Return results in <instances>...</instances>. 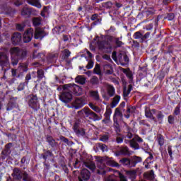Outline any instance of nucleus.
I'll use <instances>...</instances> for the list:
<instances>
[{
	"label": "nucleus",
	"mask_w": 181,
	"mask_h": 181,
	"mask_svg": "<svg viewBox=\"0 0 181 181\" xmlns=\"http://www.w3.org/2000/svg\"><path fill=\"white\" fill-rule=\"evenodd\" d=\"M89 118L93 119V121H100L101 119V117L97 115V114L94 113L93 112H92Z\"/></svg>",
	"instance_id": "obj_26"
},
{
	"label": "nucleus",
	"mask_w": 181,
	"mask_h": 181,
	"mask_svg": "<svg viewBox=\"0 0 181 181\" xmlns=\"http://www.w3.org/2000/svg\"><path fill=\"white\" fill-rule=\"evenodd\" d=\"M127 137L129 138V139H131V138H132V133L131 132H129L127 133Z\"/></svg>",
	"instance_id": "obj_58"
},
{
	"label": "nucleus",
	"mask_w": 181,
	"mask_h": 181,
	"mask_svg": "<svg viewBox=\"0 0 181 181\" xmlns=\"http://www.w3.org/2000/svg\"><path fill=\"white\" fill-rule=\"evenodd\" d=\"M99 148L103 152H107V151H108V148L105 144H99Z\"/></svg>",
	"instance_id": "obj_37"
},
{
	"label": "nucleus",
	"mask_w": 181,
	"mask_h": 181,
	"mask_svg": "<svg viewBox=\"0 0 181 181\" xmlns=\"http://www.w3.org/2000/svg\"><path fill=\"white\" fill-rule=\"evenodd\" d=\"M75 81L78 84H84L86 83V78L82 76H78L75 78Z\"/></svg>",
	"instance_id": "obj_23"
},
{
	"label": "nucleus",
	"mask_w": 181,
	"mask_h": 181,
	"mask_svg": "<svg viewBox=\"0 0 181 181\" xmlns=\"http://www.w3.org/2000/svg\"><path fill=\"white\" fill-rule=\"evenodd\" d=\"M168 151L169 156H170V158H172V146H169Z\"/></svg>",
	"instance_id": "obj_52"
},
{
	"label": "nucleus",
	"mask_w": 181,
	"mask_h": 181,
	"mask_svg": "<svg viewBox=\"0 0 181 181\" xmlns=\"http://www.w3.org/2000/svg\"><path fill=\"white\" fill-rule=\"evenodd\" d=\"M151 159H152V157H149L146 160V162L145 163H147V164H145V168L146 169H149V163H148V160H151Z\"/></svg>",
	"instance_id": "obj_45"
},
{
	"label": "nucleus",
	"mask_w": 181,
	"mask_h": 181,
	"mask_svg": "<svg viewBox=\"0 0 181 181\" xmlns=\"http://www.w3.org/2000/svg\"><path fill=\"white\" fill-rule=\"evenodd\" d=\"M135 107H131V106H129L127 107V115H125V117L126 118H129V115L130 114H134V112H135Z\"/></svg>",
	"instance_id": "obj_18"
},
{
	"label": "nucleus",
	"mask_w": 181,
	"mask_h": 181,
	"mask_svg": "<svg viewBox=\"0 0 181 181\" xmlns=\"http://www.w3.org/2000/svg\"><path fill=\"white\" fill-rule=\"evenodd\" d=\"M21 163H26V158L23 157V158L21 159Z\"/></svg>",
	"instance_id": "obj_64"
},
{
	"label": "nucleus",
	"mask_w": 181,
	"mask_h": 181,
	"mask_svg": "<svg viewBox=\"0 0 181 181\" xmlns=\"http://www.w3.org/2000/svg\"><path fill=\"white\" fill-rule=\"evenodd\" d=\"M86 104V100L83 98H78L74 102V107L77 110L81 108Z\"/></svg>",
	"instance_id": "obj_9"
},
{
	"label": "nucleus",
	"mask_w": 181,
	"mask_h": 181,
	"mask_svg": "<svg viewBox=\"0 0 181 181\" xmlns=\"http://www.w3.org/2000/svg\"><path fill=\"white\" fill-rule=\"evenodd\" d=\"M127 175L129 179L134 180L136 177V172L135 171H127Z\"/></svg>",
	"instance_id": "obj_22"
},
{
	"label": "nucleus",
	"mask_w": 181,
	"mask_h": 181,
	"mask_svg": "<svg viewBox=\"0 0 181 181\" xmlns=\"http://www.w3.org/2000/svg\"><path fill=\"white\" fill-rule=\"evenodd\" d=\"M112 57L113 60H117V52H112Z\"/></svg>",
	"instance_id": "obj_56"
},
{
	"label": "nucleus",
	"mask_w": 181,
	"mask_h": 181,
	"mask_svg": "<svg viewBox=\"0 0 181 181\" xmlns=\"http://www.w3.org/2000/svg\"><path fill=\"white\" fill-rule=\"evenodd\" d=\"M130 146H132L133 149H139V146L138 145V143H136L134 140L130 141Z\"/></svg>",
	"instance_id": "obj_30"
},
{
	"label": "nucleus",
	"mask_w": 181,
	"mask_h": 181,
	"mask_svg": "<svg viewBox=\"0 0 181 181\" xmlns=\"http://www.w3.org/2000/svg\"><path fill=\"white\" fill-rule=\"evenodd\" d=\"M116 173H117V175H119L120 181H128V180H127V177H125V176H124L121 173L116 171Z\"/></svg>",
	"instance_id": "obj_36"
},
{
	"label": "nucleus",
	"mask_w": 181,
	"mask_h": 181,
	"mask_svg": "<svg viewBox=\"0 0 181 181\" xmlns=\"http://www.w3.org/2000/svg\"><path fill=\"white\" fill-rule=\"evenodd\" d=\"M86 168L92 170V172H94L95 170V164L94 163H90L86 165Z\"/></svg>",
	"instance_id": "obj_31"
},
{
	"label": "nucleus",
	"mask_w": 181,
	"mask_h": 181,
	"mask_svg": "<svg viewBox=\"0 0 181 181\" xmlns=\"http://www.w3.org/2000/svg\"><path fill=\"white\" fill-rule=\"evenodd\" d=\"M123 141L124 140L121 137H117V144H122Z\"/></svg>",
	"instance_id": "obj_55"
},
{
	"label": "nucleus",
	"mask_w": 181,
	"mask_h": 181,
	"mask_svg": "<svg viewBox=\"0 0 181 181\" xmlns=\"http://www.w3.org/2000/svg\"><path fill=\"white\" fill-rule=\"evenodd\" d=\"M95 74H98L101 76V69L100 68V64H97L93 70Z\"/></svg>",
	"instance_id": "obj_28"
},
{
	"label": "nucleus",
	"mask_w": 181,
	"mask_h": 181,
	"mask_svg": "<svg viewBox=\"0 0 181 181\" xmlns=\"http://www.w3.org/2000/svg\"><path fill=\"white\" fill-rule=\"evenodd\" d=\"M146 117L147 118H151V119H153V116L152 115V112L148 109H146Z\"/></svg>",
	"instance_id": "obj_35"
},
{
	"label": "nucleus",
	"mask_w": 181,
	"mask_h": 181,
	"mask_svg": "<svg viewBox=\"0 0 181 181\" xmlns=\"http://www.w3.org/2000/svg\"><path fill=\"white\" fill-rule=\"evenodd\" d=\"M116 45H117V46H122V42H121V40H119V39H116Z\"/></svg>",
	"instance_id": "obj_49"
},
{
	"label": "nucleus",
	"mask_w": 181,
	"mask_h": 181,
	"mask_svg": "<svg viewBox=\"0 0 181 181\" xmlns=\"http://www.w3.org/2000/svg\"><path fill=\"white\" fill-rule=\"evenodd\" d=\"M152 29H153V25L152 24H149L146 26V30H152Z\"/></svg>",
	"instance_id": "obj_50"
},
{
	"label": "nucleus",
	"mask_w": 181,
	"mask_h": 181,
	"mask_svg": "<svg viewBox=\"0 0 181 181\" xmlns=\"http://www.w3.org/2000/svg\"><path fill=\"white\" fill-rule=\"evenodd\" d=\"M98 49L103 52H108L107 49H111V44L108 42H98Z\"/></svg>",
	"instance_id": "obj_10"
},
{
	"label": "nucleus",
	"mask_w": 181,
	"mask_h": 181,
	"mask_svg": "<svg viewBox=\"0 0 181 181\" xmlns=\"http://www.w3.org/2000/svg\"><path fill=\"white\" fill-rule=\"evenodd\" d=\"M103 59H105V60H110V56L105 54L103 55Z\"/></svg>",
	"instance_id": "obj_61"
},
{
	"label": "nucleus",
	"mask_w": 181,
	"mask_h": 181,
	"mask_svg": "<svg viewBox=\"0 0 181 181\" xmlns=\"http://www.w3.org/2000/svg\"><path fill=\"white\" fill-rule=\"evenodd\" d=\"M31 77H30V74H27L26 77H25V80L29 81L30 80Z\"/></svg>",
	"instance_id": "obj_63"
},
{
	"label": "nucleus",
	"mask_w": 181,
	"mask_h": 181,
	"mask_svg": "<svg viewBox=\"0 0 181 181\" xmlns=\"http://www.w3.org/2000/svg\"><path fill=\"white\" fill-rule=\"evenodd\" d=\"M62 88L64 89V92L60 95L59 100H61L62 103L67 104V103H70V101H71L73 95H71V92L68 89L64 88V86L62 87Z\"/></svg>",
	"instance_id": "obj_4"
},
{
	"label": "nucleus",
	"mask_w": 181,
	"mask_h": 181,
	"mask_svg": "<svg viewBox=\"0 0 181 181\" xmlns=\"http://www.w3.org/2000/svg\"><path fill=\"white\" fill-rule=\"evenodd\" d=\"M158 142L160 146H163V144H165V139H163V136H158Z\"/></svg>",
	"instance_id": "obj_34"
},
{
	"label": "nucleus",
	"mask_w": 181,
	"mask_h": 181,
	"mask_svg": "<svg viewBox=\"0 0 181 181\" xmlns=\"http://www.w3.org/2000/svg\"><path fill=\"white\" fill-rule=\"evenodd\" d=\"M91 19L92 21H95V19H97V14H94L93 16H92Z\"/></svg>",
	"instance_id": "obj_62"
},
{
	"label": "nucleus",
	"mask_w": 181,
	"mask_h": 181,
	"mask_svg": "<svg viewBox=\"0 0 181 181\" xmlns=\"http://www.w3.org/2000/svg\"><path fill=\"white\" fill-rule=\"evenodd\" d=\"M89 107L93 110V111H95V112H98V114H100L101 112V109L100 107L94 105L93 103H89Z\"/></svg>",
	"instance_id": "obj_27"
},
{
	"label": "nucleus",
	"mask_w": 181,
	"mask_h": 181,
	"mask_svg": "<svg viewBox=\"0 0 181 181\" xmlns=\"http://www.w3.org/2000/svg\"><path fill=\"white\" fill-rule=\"evenodd\" d=\"M93 111L88 107H84L82 110L78 112L79 115H85L86 117H90Z\"/></svg>",
	"instance_id": "obj_14"
},
{
	"label": "nucleus",
	"mask_w": 181,
	"mask_h": 181,
	"mask_svg": "<svg viewBox=\"0 0 181 181\" xmlns=\"http://www.w3.org/2000/svg\"><path fill=\"white\" fill-rule=\"evenodd\" d=\"M28 2L33 6H35L36 8H42V5L40 4V2H39V0H28Z\"/></svg>",
	"instance_id": "obj_15"
},
{
	"label": "nucleus",
	"mask_w": 181,
	"mask_h": 181,
	"mask_svg": "<svg viewBox=\"0 0 181 181\" xmlns=\"http://www.w3.org/2000/svg\"><path fill=\"white\" fill-rule=\"evenodd\" d=\"M11 54V63L13 66L18 64V59H23L26 56V51H22L18 47H13L10 49Z\"/></svg>",
	"instance_id": "obj_2"
},
{
	"label": "nucleus",
	"mask_w": 181,
	"mask_h": 181,
	"mask_svg": "<svg viewBox=\"0 0 181 181\" xmlns=\"http://www.w3.org/2000/svg\"><path fill=\"white\" fill-rule=\"evenodd\" d=\"M13 107H15V103L12 102V100H11V101L7 105V111H11Z\"/></svg>",
	"instance_id": "obj_32"
},
{
	"label": "nucleus",
	"mask_w": 181,
	"mask_h": 181,
	"mask_svg": "<svg viewBox=\"0 0 181 181\" xmlns=\"http://www.w3.org/2000/svg\"><path fill=\"white\" fill-rule=\"evenodd\" d=\"M65 90H68L70 93H73L74 95H81L83 90L81 88L74 83H69L64 86Z\"/></svg>",
	"instance_id": "obj_3"
},
{
	"label": "nucleus",
	"mask_w": 181,
	"mask_h": 181,
	"mask_svg": "<svg viewBox=\"0 0 181 181\" xmlns=\"http://www.w3.org/2000/svg\"><path fill=\"white\" fill-rule=\"evenodd\" d=\"M115 117H122V114L119 111V109L117 108L115 112Z\"/></svg>",
	"instance_id": "obj_40"
},
{
	"label": "nucleus",
	"mask_w": 181,
	"mask_h": 181,
	"mask_svg": "<svg viewBox=\"0 0 181 181\" xmlns=\"http://www.w3.org/2000/svg\"><path fill=\"white\" fill-rule=\"evenodd\" d=\"M22 40V35L21 33H16L13 35L11 37V41L13 42V45H18Z\"/></svg>",
	"instance_id": "obj_13"
},
{
	"label": "nucleus",
	"mask_w": 181,
	"mask_h": 181,
	"mask_svg": "<svg viewBox=\"0 0 181 181\" xmlns=\"http://www.w3.org/2000/svg\"><path fill=\"white\" fill-rule=\"evenodd\" d=\"M23 42L24 43H29L33 37V29L29 28L23 34Z\"/></svg>",
	"instance_id": "obj_6"
},
{
	"label": "nucleus",
	"mask_w": 181,
	"mask_h": 181,
	"mask_svg": "<svg viewBox=\"0 0 181 181\" xmlns=\"http://www.w3.org/2000/svg\"><path fill=\"white\" fill-rule=\"evenodd\" d=\"M134 39H142L144 38V35L141 32H136L134 35Z\"/></svg>",
	"instance_id": "obj_33"
},
{
	"label": "nucleus",
	"mask_w": 181,
	"mask_h": 181,
	"mask_svg": "<svg viewBox=\"0 0 181 181\" xmlns=\"http://www.w3.org/2000/svg\"><path fill=\"white\" fill-rule=\"evenodd\" d=\"M74 132H76V134H77V135H84L86 134V132H84V129H77L76 123H75V124L74 125Z\"/></svg>",
	"instance_id": "obj_17"
},
{
	"label": "nucleus",
	"mask_w": 181,
	"mask_h": 181,
	"mask_svg": "<svg viewBox=\"0 0 181 181\" xmlns=\"http://www.w3.org/2000/svg\"><path fill=\"white\" fill-rule=\"evenodd\" d=\"M120 163H122V165H123L124 166H128L129 168H131V160H129V159L128 158H122V160H120Z\"/></svg>",
	"instance_id": "obj_19"
},
{
	"label": "nucleus",
	"mask_w": 181,
	"mask_h": 181,
	"mask_svg": "<svg viewBox=\"0 0 181 181\" xmlns=\"http://www.w3.org/2000/svg\"><path fill=\"white\" fill-rule=\"evenodd\" d=\"M90 97L94 98V100H95L96 101H98L100 100V95H98V91L92 90V91H90Z\"/></svg>",
	"instance_id": "obj_25"
},
{
	"label": "nucleus",
	"mask_w": 181,
	"mask_h": 181,
	"mask_svg": "<svg viewBox=\"0 0 181 181\" xmlns=\"http://www.w3.org/2000/svg\"><path fill=\"white\" fill-rule=\"evenodd\" d=\"M64 53L66 57H69V56H70V51L67 49L64 50Z\"/></svg>",
	"instance_id": "obj_53"
},
{
	"label": "nucleus",
	"mask_w": 181,
	"mask_h": 181,
	"mask_svg": "<svg viewBox=\"0 0 181 181\" xmlns=\"http://www.w3.org/2000/svg\"><path fill=\"white\" fill-rule=\"evenodd\" d=\"M37 74H38L39 78H43V70H38Z\"/></svg>",
	"instance_id": "obj_46"
},
{
	"label": "nucleus",
	"mask_w": 181,
	"mask_h": 181,
	"mask_svg": "<svg viewBox=\"0 0 181 181\" xmlns=\"http://www.w3.org/2000/svg\"><path fill=\"white\" fill-rule=\"evenodd\" d=\"M150 35H151V33H146L144 35H143V37H144V39H148V37H149Z\"/></svg>",
	"instance_id": "obj_59"
},
{
	"label": "nucleus",
	"mask_w": 181,
	"mask_h": 181,
	"mask_svg": "<svg viewBox=\"0 0 181 181\" xmlns=\"http://www.w3.org/2000/svg\"><path fill=\"white\" fill-rule=\"evenodd\" d=\"M0 63L1 66H9V59L4 52H0Z\"/></svg>",
	"instance_id": "obj_11"
},
{
	"label": "nucleus",
	"mask_w": 181,
	"mask_h": 181,
	"mask_svg": "<svg viewBox=\"0 0 181 181\" xmlns=\"http://www.w3.org/2000/svg\"><path fill=\"white\" fill-rule=\"evenodd\" d=\"M107 94L110 97H112L115 94V88L112 86H107Z\"/></svg>",
	"instance_id": "obj_21"
},
{
	"label": "nucleus",
	"mask_w": 181,
	"mask_h": 181,
	"mask_svg": "<svg viewBox=\"0 0 181 181\" xmlns=\"http://www.w3.org/2000/svg\"><path fill=\"white\" fill-rule=\"evenodd\" d=\"M122 71L126 74L130 81H132V72L129 69H122Z\"/></svg>",
	"instance_id": "obj_20"
},
{
	"label": "nucleus",
	"mask_w": 181,
	"mask_h": 181,
	"mask_svg": "<svg viewBox=\"0 0 181 181\" xmlns=\"http://www.w3.org/2000/svg\"><path fill=\"white\" fill-rule=\"evenodd\" d=\"M168 21H173L175 19V14L173 13H170L167 16Z\"/></svg>",
	"instance_id": "obj_43"
},
{
	"label": "nucleus",
	"mask_w": 181,
	"mask_h": 181,
	"mask_svg": "<svg viewBox=\"0 0 181 181\" xmlns=\"http://www.w3.org/2000/svg\"><path fill=\"white\" fill-rule=\"evenodd\" d=\"M119 100H121V97L119 95L115 96L112 102V108H114L115 107H117V105H118V103H119Z\"/></svg>",
	"instance_id": "obj_16"
},
{
	"label": "nucleus",
	"mask_w": 181,
	"mask_h": 181,
	"mask_svg": "<svg viewBox=\"0 0 181 181\" xmlns=\"http://www.w3.org/2000/svg\"><path fill=\"white\" fill-rule=\"evenodd\" d=\"M85 56H87L88 57V59H87V57H86L87 62H88L86 68L90 70V69H93V67H94V62H93V61H91L90 59H92L93 57V54H91V52H90L88 50H86L85 52Z\"/></svg>",
	"instance_id": "obj_7"
},
{
	"label": "nucleus",
	"mask_w": 181,
	"mask_h": 181,
	"mask_svg": "<svg viewBox=\"0 0 181 181\" xmlns=\"http://www.w3.org/2000/svg\"><path fill=\"white\" fill-rule=\"evenodd\" d=\"M13 4H14V5H16V6H19V5H22V2L21 1V0H13Z\"/></svg>",
	"instance_id": "obj_44"
},
{
	"label": "nucleus",
	"mask_w": 181,
	"mask_h": 181,
	"mask_svg": "<svg viewBox=\"0 0 181 181\" xmlns=\"http://www.w3.org/2000/svg\"><path fill=\"white\" fill-rule=\"evenodd\" d=\"M42 23L40 18H34L33 19V23L34 26H39L40 23Z\"/></svg>",
	"instance_id": "obj_29"
},
{
	"label": "nucleus",
	"mask_w": 181,
	"mask_h": 181,
	"mask_svg": "<svg viewBox=\"0 0 181 181\" xmlns=\"http://www.w3.org/2000/svg\"><path fill=\"white\" fill-rule=\"evenodd\" d=\"M28 105L34 110V111H37L40 108V105L39 104V100H37V96L33 95L28 102Z\"/></svg>",
	"instance_id": "obj_5"
},
{
	"label": "nucleus",
	"mask_w": 181,
	"mask_h": 181,
	"mask_svg": "<svg viewBox=\"0 0 181 181\" xmlns=\"http://www.w3.org/2000/svg\"><path fill=\"white\" fill-rule=\"evenodd\" d=\"M45 36H46V34H45V32L43 31V30H42L41 28H39L35 29V33L34 35L35 39L42 40V38Z\"/></svg>",
	"instance_id": "obj_12"
},
{
	"label": "nucleus",
	"mask_w": 181,
	"mask_h": 181,
	"mask_svg": "<svg viewBox=\"0 0 181 181\" xmlns=\"http://www.w3.org/2000/svg\"><path fill=\"white\" fill-rule=\"evenodd\" d=\"M31 12H32V10H30V8L25 6L23 8L21 11V15H23V16H26V15H30Z\"/></svg>",
	"instance_id": "obj_24"
},
{
	"label": "nucleus",
	"mask_w": 181,
	"mask_h": 181,
	"mask_svg": "<svg viewBox=\"0 0 181 181\" xmlns=\"http://www.w3.org/2000/svg\"><path fill=\"white\" fill-rule=\"evenodd\" d=\"M121 152L122 153H123L124 155H128L129 151H128V148L127 147H124L121 149Z\"/></svg>",
	"instance_id": "obj_42"
},
{
	"label": "nucleus",
	"mask_w": 181,
	"mask_h": 181,
	"mask_svg": "<svg viewBox=\"0 0 181 181\" xmlns=\"http://www.w3.org/2000/svg\"><path fill=\"white\" fill-rule=\"evenodd\" d=\"M173 121H174V119H173V116H169L168 117V122H169V124H172L173 122Z\"/></svg>",
	"instance_id": "obj_51"
},
{
	"label": "nucleus",
	"mask_w": 181,
	"mask_h": 181,
	"mask_svg": "<svg viewBox=\"0 0 181 181\" xmlns=\"http://www.w3.org/2000/svg\"><path fill=\"white\" fill-rule=\"evenodd\" d=\"M133 160H134L135 165H136V163H139V162L142 161V158H141V157L135 156L133 158Z\"/></svg>",
	"instance_id": "obj_38"
},
{
	"label": "nucleus",
	"mask_w": 181,
	"mask_h": 181,
	"mask_svg": "<svg viewBox=\"0 0 181 181\" xmlns=\"http://www.w3.org/2000/svg\"><path fill=\"white\" fill-rule=\"evenodd\" d=\"M157 117L159 119H163V115L162 114V112H159L158 114L157 115Z\"/></svg>",
	"instance_id": "obj_54"
},
{
	"label": "nucleus",
	"mask_w": 181,
	"mask_h": 181,
	"mask_svg": "<svg viewBox=\"0 0 181 181\" xmlns=\"http://www.w3.org/2000/svg\"><path fill=\"white\" fill-rule=\"evenodd\" d=\"M18 91H22L23 90V84H20L18 88Z\"/></svg>",
	"instance_id": "obj_57"
},
{
	"label": "nucleus",
	"mask_w": 181,
	"mask_h": 181,
	"mask_svg": "<svg viewBox=\"0 0 181 181\" xmlns=\"http://www.w3.org/2000/svg\"><path fill=\"white\" fill-rule=\"evenodd\" d=\"M100 141H102L103 142H105L108 141V136L107 135L103 136L100 139Z\"/></svg>",
	"instance_id": "obj_48"
},
{
	"label": "nucleus",
	"mask_w": 181,
	"mask_h": 181,
	"mask_svg": "<svg viewBox=\"0 0 181 181\" xmlns=\"http://www.w3.org/2000/svg\"><path fill=\"white\" fill-rule=\"evenodd\" d=\"M91 174L90 173V171H88V170L83 169L81 172V177H79L78 179L79 181L88 180Z\"/></svg>",
	"instance_id": "obj_8"
},
{
	"label": "nucleus",
	"mask_w": 181,
	"mask_h": 181,
	"mask_svg": "<svg viewBox=\"0 0 181 181\" xmlns=\"http://www.w3.org/2000/svg\"><path fill=\"white\" fill-rule=\"evenodd\" d=\"M23 180H24V181H32L29 179V177L28 176V174H26V173H24Z\"/></svg>",
	"instance_id": "obj_47"
},
{
	"label": "nucleus",
	"mask_w": 181,
	"mask_h": 181,
	"mask_svg": "<svg viewBox=\"0 0 181 181\" xmlns=\"http://www.w3.org/2000/svg\"><path fill=\"white\" fill-rule=\"evenodd\" d=\"M105 163L108 166H113L115 168L119 167V164L118 163L115 162L114 159L110 158L108 157H102L98 161V175H105Z\"/></svg>",
	"instance_id": "obj_1"
},
{
	"label": "nucleus",
	"mask_w": 181,
	"mask_h": 181,
	"mask_svg": "<svg viewBox=\"0 0 181 181\" xmlns=\"http://www.w3.org/2000/svg\"><path fill=\"white\" fill-rule=\"evenodd\" d=\"M16 29L17 30H23V29H25V24H18L16 25Z\"/></svg>",
	"instance_id": "obj_39"
},
{
	"label": "nucleus",
	"mask_w": 181,
	"mask_h": 181,
	"mask_svg": "<svg viewBox=\"0 0 181 181\" xmlns=\"http://www.w3.org/2000/svg\"><path fill=\"white\" fill-rule=\"evenodd\" d=\"M174 114L175 115H179L180 114V107L177 106L174 110Z\"/></svg>",
	"instance_id": "obj_41"
},
{
	"label": "nucleus",
	"mask_w": 181,
	"mask_h": 181,
	"mask_svg": "<svg viewBox=\"0 0 181 181\" xmlns=\"http://www.w3.org/2000/svg\"><path fill=\"white\" fill-rule=\"evenodd\" d=\"M105 181H116V180H114L112 178V177H109L106 178Z\"/></svg>",
	"instance_id": "obj_60"
}]
</instances>
